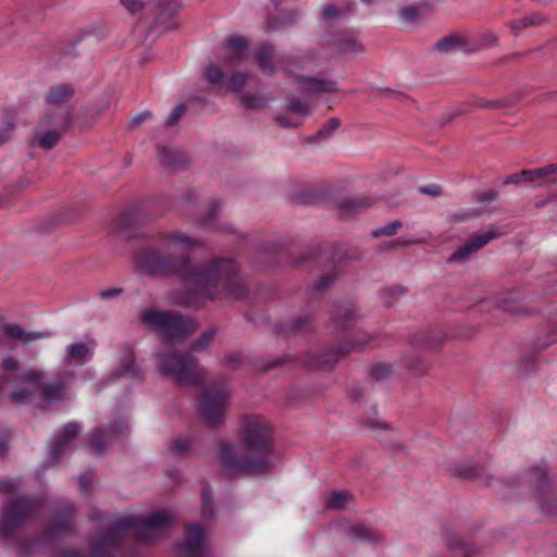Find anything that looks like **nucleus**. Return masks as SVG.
<instances>
[{
	"instance_id": "f257e3e1",
	"label": "nucleus",
	"mask_w": 557,
	"mask_h": 557,
	"mask_svg": "<svg viewBox=\"0 0 557 557\" xmlns=\"http://www.w3.org/2000/svg\"><path fill=\"white\" fill-rule=\"evenodd\" d=\"M199 245L196 238L182 231L160 233L156 247L136 253L135 268L151 277L180 276L191 293L201 297L243 298L246 284L233 260L216 259L199 267L190 263L187 253Z\"/></svg>"
},
{
	"instance_id": "f03ea898",
	"label": "nucleus",
	"mask_w": 557,
	"mask_h": 557,
	"mask_svg": "<svg viewBox=\"0 0 557 557\" xmlns=\"http://www.w3.org/2000/svg\"><path fill=\"white\" fill-rule=\"evenodd\" d=\"M242 443L239 448L234 444L221 447L220 458L223 470L228 475L263 474L275 463L271 450V432L267 421L259 416H248L242 422Z\"/></svg>"
},
{
	"instance_id": "7ed1b4c3",
	"label": "nucleus",
	"mask_w": 557,
	"mask_h": 557,
	"mask_svg": "<svg viewBox=\"0 0 557 557\" xmlns=\"http://www.w3.org/2000/svg\"><path fill=\"white\" fill-rule=\"evenodd\" d=\"M157 359L161 372L180 384L196 385L203 380V370L197 360L190 355L176 352L169 345L158 351Z\"/></svg>"
},
{
	"instance_id": "20e7f679",
	"label": "nucleus",
	"mask_w": 557,
	"mask_h": 557,
	"mask_svg": "<svg viewBox=\"0 0 557 557\" xmlns=\"http://www.w3.org/2000/svg\"><path fill=\"white\" fill-rule=\"evenodd\" d=\"M141 322L168 339H181L193 333L197 324L171 311L146 309L140 314Z\"/></svg>"
},
{
	"instance_id": "39448f33",
	"label": "nucleus",
	"mask_w": 557,
	"mask_h": 557,
	"mask_svg": "<svg viewBox=\"0 0 557 557\" xmlns=\"http://www.w3.org/2000/svg\"><path fill=\"white\" fill-rule=\"evenodd\" d=\"M321 58L315 52H310L302 55L299 60L288 62L282 65V69L293 73L299 84V88L307 94H322L335 92L337 90V83L332 79H321L317 77L305 76L297 73L298 70L312 71L320 65Z\"/></svg>"
},
{
	"instance_id": "423d86ee",
	"label": "nucleus",
	"mask_w": 557,
	"mask_h": 557,
	"mask_svg": "<svg viewBox=\"0 0 557 557\" xmlns=\"http://www.w3.org/2000/svg\"><path fill=\"white\" fill-rule=\"evenodd\" d=\"M72 123L69 111L64 108L47 110L44 123L36 129L35 139L44 149L53 148L61 139L62 133Z\"/></svg>"
},
{
	"instance_id": "0eeeda50",
	"label": "nucleus",
	"mask_w": 557,
	"mask_h": 557,
	"mask_svg": "<svg viewBox=\"0 0 557 557\" xmlns=\"http://www.w3.org/2000/svg\"><path fill=\"white\" fill-rule=\"evenodd\" d=\"M228 398L230 392L224 385H211L202 392L199 410L207 424L215 426L223 422Z\"/></svg>"
},
{
	"instance_id": "6e6552de",
	"label": "nucleus",
	"mask_w": 557,
	"mask_h": 557,
	"mask_svg": "<svg viewBox=\"0 0 557 557\" xmlns=\"http://www.w3.org/2000/svg\"><path fill=\"white\" fill-rule=\"evenodd\" d=\"M39 508V502L30 498H20L12 502L3 511L0 522V532L3 536H11L27 519Z\"/></svg>"
},
{
	"instance_id": "1a4fd4ad",
	"label": "nucleus",
	"mask_w": 557,
	"mask_h": 557,
	"mask_svg": "<svg viewBox=\"0 0 557 557\" xmlns=\"http://www.w3.org/2000/svg\"><path fill=\"white\" fill-rule=\"evenodd\" d=\"M523 482L530 488L535 491L537 506L542 512L550 515L557 509V500H554L553 503L546 502V498L549 496L550 486L545 466H535L529 469L523 474Z\"/></svg>"
},
{
	"instance_id": "9d476101",
	"label": "nucleus",
	"mask_w": 557,
	"mask_h": 557,
	"mask_svg": "<svg viewBox=\"0 0 557 557\" xmlns=\"http://www.w3.org/2000/svg\"><path fill=\"white\" fill-rule=\"evenodd\" d=\"M128 430L126 420H122L119 424H110L107 429L97 428L89 433L88 438L92 453L102 455L107 447L120 441Z\"/></svg>"
},
{
	"instance_id": "9b49d317",
	"label": "nucleus",
	"mask_w": 557,
	"mask_h": 557,
	"mask_svg": "<svg viewBox=\"0 0 557 557\" xmlns=\"http://www.w3.org/2000/svg\"><path fill=\"white\" fill-rule=\"evenodd\" d=\"M368 341L369 337L364 334H357L354 341H346L339 348L318 355L312 367L320 370L332 369L337 363L339 358L355 349L362 348Z\"/></svg>"
},
{
	"instance_id": "f8f14e48",
	"label": "nucleus",
	"mask_w": 557,
	"mask_h": 557,
	"mask_svg": "<svg viewBox=\"0 0 557 557\" xmlns=\"http://www.w3.org/2000/svg\"><path fill=\"white\" fill-rule=\"evenodd\" d=\"M178 554L181 557H208L205 533L199 524L189 525Z\"/></svg>"
},
{
	"instance_id": "ddd939ff",
	"label": "nucleus",
	"mask_w": 557,
	"mask_h": 557,
	"mask_svg": "<svg viewBox=\"0 0 557 557\" xmlns=\"http://www.w3.org/2000/svg\"><path fill=\"white\" fill-rule=\"evenodd\" d=\"M81 426L78 423L69 422L65 424L53 437V445L50 451V462H58L62 456L71 450L72 442L79 433Z\"/></svg>"
},
{
	"instance_id": "4468645a",
	"label": "nucleus",
	"mask_w": 557,
	"mask_h": 557,
	"mask_svg": "<svg viewBox=\"0 0 557 557\" xmlns=\"http://www.w3.org/2000/svg\"><path fill=\"white\" fill-rule=\"evenodd\" d=\"M496 228H491L484 233L473 236L467 244L456 250L449 258L450 261L460 262L468 259L472 253L487 245L491 240L500 237Z\"/></svg>"
},
{
	"instance_id": "2eb2a0df",
	"label": "nucleus",
	"mask_w": 557,
	"mask_h": 557,
	"mask_svg": "<svg viewBox=\"0 0 557 557\" xmlns=\"http://www.w3.org/2000/svg\"><path fill=\"white\" fill-rule=\"evenodd\" d=\"M74 507L72 504H64L55 513L52 524L45 531L44 541H51L60 533L71 528Z\"/></svg>"
},
{
	"instance_id": "dca6fc26",
	"label": "nucleus",
	"mask_w": 557,
	"mask_h": 557,
	"mask_svg": "<svg viewBox=\"0 0 557 557\" xmlns=\"http://www.w3.org/2000/svg\"><path fill=\"white\" fill-rule=\"evenodd\" d=\"M557 166L554 164L537 168L533 170H523L505 178L504 184H519L521 182H536L539 180L550 176L556 172Z\"/></svg>"
},
{
	"instance_id": "f3484780",
	"label": "nucleus",
	"mask_w": 557,
	"mask_h": 557,
	"mask_svg": "<svg viewBox=\"0 0 557 557\" xmlns=\"http://www.w3.org/2000/svg\"><path fill=\"white\" fill-rule=\"evenodd\" d=\"M96 343L89 339L85 343H73L65 349V359L67 361H85L92 357Z\"/></svg>"
},
{
	"instance_id": "a211bd4d",
	"label": "nucleus",
	"mask_w": 557,
	"mask_h": 557,
	"mask_svg": "<svg viewBox=\"0 0 557 557\" xmlns=\"http://www.w3.org/2000/svg\"><path fill=\"white\" fill-rule=\"evenodd\" d=\"M226 47L230 51L227 61L230 65L237 66L247 58V42L244 38L231 37L226 41Z\"/></svg>"
},
{
	"instance_id": "6ab92c4d",
	"label": "nucleus",
	"mask_w": 557,
	"mask_h": 557,
	"mask_svg": "<svg viewBox=\"0 0 557 557\" xmlns=\"http://www.w3.org/2000/svg\"><path fill=\"white\" fill-rule=\"evenodd\" d=\"M3 334L10 339H23L26 343L50 336V333L48 332H25L22 326L17 324H5L3 327Z\"/></svg>"
},
{
	"instance_id": "aec40b11",
	"label": "nucleus",
	"mask_w": 557,
	"mask_h": 557,
	"mask_svg": "<svg viewBox=\"0 0 557 557\" xmlns=\"http://www.w3.org/2000/svg\"><path fill=\"white\" fill-rule=\"evenodd\" d=\"M338 55L350 58L363 52V45L352 36H342L335 41Z\"/></svg>"
},
{
	"instance_id": "412c9836",
	"label": "nucleus",
	"mask_w": 557,
	"mask_h": 557,
	"mask_svg": "<svg viewBox=\"0 0 557 557\" xmlns=\"http://www.w3.org/2000/svg\"><path fill=\"white\" fill-rule=\"evenodd\" d=\"M275 49L273 46L264 44L256 52V60L259 69L267 75H272L275 71V66L272 63L274 58Z\"/></svg>"
},
{
	"instance_id": "4be33fe9",
	"label": "nucleus",
	"mask_w": 557,
	"mask_h": 557,
	"mask_svg": "<svg viewBox=\"0 0 557 557\" xmlns=\"http://www.w3.org/2000/svg\"><path fill=\"white\" fill-rule=\"evenodd\" d=\"M117 377L135 379L138 376V369L135 364L134 352L131 349L124 350L120 364L115 370Z\"/></svg>"
},
{
	"instance_id": "5701e85b",
	"label": "nucleus",
	"mask_w": 557,
	"mask_h": 557,
	"mask_svg": "<svg viewBox=\"0 0 557 557\" xmlns=\"http://www.w3.org/2000/svg\"><path fill=\"white\" fill-rule=\"evenodd\" d=\"M352 502V495L347 491H332L325 499V507L331 510H344Z\"/></svg>"
},
{
	"instance_id": "b1692460",
	"label": "nucleus",
	"mask_w": 557,
	"mask_h": 557,
	"mask_svg": "<svg viewBox=\"0 0 557 557\" xmlns=\"http://www.w3.org/2000/svg\"><path fill=\"white\" fill-rule=\"evenodd\" d=\"M73 96V89L72 87L67 85H58L50 89V91L47 95V102L50 106L55 107L54 109H58L59 104L64 103Z\"/></svg>"
},
{
	"instance_id": "393cba45",
	"label": "nucleus",
	"mask_w": 557,
	"mask_h": 557,
	"mask_svg": "<svg viewBox=\"0 0 557 557\" xmlns=\"http://www.w3.org/2000/svg\"><path fill=\"white\" fill-rule=\"evenodd\" d=\"M348 536L356 542H377L379 535L373 530L361 523L351 525L348 530Z\"/></svg>"
},
{
	"instance_id": "a878e982",
	"label": "nucleus",
	"mask_w": 557,
	"mask_h": 557,
	"mask_svg": "<svg viewBox=\"0 0 557 557\" xmlns=\"http://www.w3.org/2000/svg\"><path fill=\"white\" fill-rule=\"evenodd\" d=\"M422 11L416 5H409L404 8L399 12L400 21L405 24H416L421 20Z\"/></svg>"
},
{
	"instance_id": "bb28decb",
	"label": "nucleus",
	"mask_w": 557,
	"mask_h": 557,
	"mask_svg": "<svg viewBox=\"0 0 557 557\" xmlns=\"http://www.w3.org/2000/svg\"><path fill=\"white\" fill-rule=\"evenodd\" d=\"M542 23H543V17L539 14H533L531 16H524V17L518 18L516 21H512L510 23V27L516 30H521L529 26L540 25Z\"/></svg>"
},
{
	"instance_id": "cd10ccee",
	"label": "nucleus",
	"mask_w": 557,
	"mask_h": 557,
	"mask_svg": "<svg viewBox=\"0 0 557 557\" xmlns=\"http://www.w3.org/2000/svg\"><path fill=\"white\" fill-rule=\"evenodd\" d=\"M183 4L180 0H158V8L161 10V16H172L176 14Z\"/></svg>"
},
{
	"instance_id": "c85d7f7f",
	"label": "nucleus",
	"mask_w": 557,
	"mask_h": 557,
	"mask_svg": "<svg viewBox=\"0 0 557 557\" xmlns=\"http://www.w3.org/2000/svg\"><path fill=\"white\" fill-rule=\"evenodd\" d=\"M461 46L460 38L457 36H448L438 40L435 48L444 53L451 52Z\"/></svg>"
},
{
	"instance_id": "c756f323",
	"label": "nucleus",
	"mask_w": 557,
	"mask_h": 557,
	"mask_svg": "<svg viewBox=\"0 0 557 557\" xmlns=\"http://www.w3.org/2000/svg\"><path fill=\"white\" fill-rule=\"evenodd\" d=\"M341 121L337 117L330 119L325 124H323L318 131L315 138L318 139H326L330 138L335 131L339 127Z\"/></svg>"
},
{
	"instance_id": "7c9ffc66",
	"label": "nucleus",
	"mask_w": 557,
	"mask_h": 557,
	"mask_svg": "<svg viewBox=\"0 0 557 557\" xmlns=\"http://www.w3.org/2000/svg\"><path fill=\"white\" fill-rule=\"evenodd\" d=\"M215 333V329H210L209 331L205 332L197 341L191 344V349L195 351H201L206 349L211 344Z\"/></svg>"
},
{
	"instance_id": "2f4dec72",
	"label": "nucleus",
	"mask_w": 557,
	"mask_h": 557,
	"mask_svg": "<svg viewBox=\"0 0 557 557\" xmlns=\"http://www.w3.org/2000/svg\"><path fill=\"white\" fill-rule=\"evenodd\" d=\"M205 77L210 84L220 85L224 81V73L220 67L211 64L207 67Z\"/></svg>"
},
{
	"instance_id": "473e14b6",
	"label": "nucleus",
	"mask_w": 557,
	"mask_h": 557,
	"mask_svg": "<svg viewBox=\"0 0 557 557\" xmlns=\"http://www.w3.org/2000/svg\"><path fill=\"white\" fill-rule=\"evenodd\" d=\"M287 108L288 110L293 113V114H296L297 117L299 119H304L306 117L307 115H309L310 113V108L307 103H304L299 100H292L288 102L287 104Z\"/></svg>"
},
{
	"instance_id": "72a5a7b5",
	"label": "nucleus",
	"mask_w": 557,
	"mask_h": 557,
	"mask_svg": "<svg viewBox=\"0 0 557 557\" xmlns=\"http://www.w3.org/2000/svg\"><path fill=\"white\" fill-rule=\"evenodd\" d=\"M248 76L246 74L242 73H235L231 76L230 83H228V89L233 92L240 91L246 83H247Z\"/></svg>"
},
{
	"instance_id": "f704fd0d",
	"label": "nucleus",
	"mask_w": 557,
	"mask_h": 557,
	"mask_svg": "<svg viewBox=\"0 0 557 557\" xmlns=\"http://www.w3.org/2000/svg\"><path fill=\"white\" fill-rule=\"evenodd\" d=\"M356 317V311L350 308H343L336 313V320H338L344 327L349 326Z\"/></svg>"
},
{
	"instance_id": "c9c22d12",
	"label": "nucleus",
	"mask_w": 557,
	"mask_h": 557,
	"mask_svg": "<svg viewBox=\"0 0 557 557\" xmlns=\"http://www.w3.org/2000/svg\"><path fill=\"white\" fill-rule=\"evenodd\" d=\"M400 225L401 224L399 221L389 222L388 224L373 231L372 236L373 237H379L381 235L392 236L397 232V230L400 227Z\"/></svg>"
},
{
	"instance_id": "e433bc0d",
	"label": "nucleus",
	"mask_w": 557,
	"mask_h": 557,
	"mask_svg": "<svg viewBox=\"0 0 557 557\" xmlns=\"http://www.w3.org/2000/svg\"><path fill=\"white\" fill-rule=\"evenodd\" d=\"M276 122L280 126L289 128V127H297L301 124V119L288 116L284 114H280L276 116Z\"/></svg>"
},
{
	"instance_id": "4c0bfd02",
	"label": "nucleus",
	"mask_w": 557,
	"mask_h": 557,
	"mask_svg": "<svg viewBox=\"0 0 557 557\" xmlns=\"http://www.w3.org/2000/svg\"><path fill=\"white\" fill-rule=\"evenodd\" d=\"M211 492L208 487L202 490V515L203 517H211L213 515L212 506H211Z\"/></svg>"
},
{
	"instance_id": "58836bf2",
	"label": "nucleus",
	"mask_w": 557,
	"mask_h": 557,
	"mask_svg": "<svg viewBox=\"0 0 557 557\" xmlns=\"http://www.w3.org/2000/svg\"><path fill=\"white\" fill-rule=\"evenodd\" d=\"M161 161L168 166L176 165V153L164 147L158 149Z\"/></svg>"
},
{
	"instance_id": "ea45409f",
	"label": "nucleus",
	"mask_w": 557,
	"mask_h": 557,
	"mask_svg": "<svg viewBox=\"0 0 557 557\" xmlns=\"http://www.w3.org/2000/svg\"><path fill=\"white\" fill-rule=\"evenodd\" d=\"M186 112L184 104H177L165 120L166 126L174 125Z\"/></svg>"
},
{
	"instance_id": "a19ab883",
	"label": "nucleus",
	"mask_w": 557,
	"mask_h": 557,
	"mask_svg": "<svg viewBox=\"0 0 557 557\" xmlns=\"http://www.w3.org/2000/svg\"><path fill=\"white\" fill-rule=\"evenodd\" d=\"M393 373V369L389 364L380 363L372 370V374L376 380H383L388 377Z\"/></svg>"
},
{
	"instance_id": "79ce46f5",
	"label": "nucleus",
	"mask_w": 557,
	"mask_h": 557,
	"mask_svg": "<svg viewBox=\"0 0 557 557\" xmlns=\"http://www.w3.org/2000/svg\"><path fill=\"white\" fill-rule=\"evenodd\" d=\"M190 443L188 438L177 437L174 440L172 450L176 454H184L189 449Z\"/></svg>"
},
{
	"instance_id": "37998d69",
	"label": "nucleus",
	"mask_w": 557,
	"mask_h": 557,
	"mask_svg": "<svg viewBox=\"0 0 557 557\" xmlns=\"http://www.w3.org/2000/svg\"><path fill=\"white\" fill-rule=\"evenodd\" d=\"M122 5L132 14H135L143 10L146 4L138 0H121Z\"/></svg>"
},
{
	"instance_id": "c03bdc74",
	"label": "nucleus",
	"mask_w": 557,
	"mask_h": 557,
	"mask_svg": "<svg viewBox=\"0 0 557 557\" xmlns=\"http://www.w3.org/2000/svg\"><path fill=\"white\" fill-rule=\"evenodd\" d=\"M242 101L247 108L252 109L262 108L264 106L263 99L249 95H244Z\"/></svg>"
},
{
	"instance_id": "a18cd8bd",
	"label": "nucleus",
	"mask_w": 557,
	"mask_h": 557,
	"mask_svg": "<svg viewBox=\"0 0 557 557\" xmlns=\"http://www.w3.org/2000/svg\"><path fill=\"white\" fill-rule=\"evenodd\" d=\"M481 213L482 212L479 209H469V210H466V211L455 214V220H457V221L470 220V219L479 216Z\"/></svg>"
},
{
	"instance_id": "49530a36",
	"label": "nucleus",
	"mask_w": 557,
	"mask_h": 557,
	"mask_svg": "<svg viewBox=\"0 0 557 557\" xmlns=\"http://www.w3.org/2000/svg\"><path fill=\"white\" fill-rule=\"evenodd\" d=\"M419 191L424 195L436 197V196L441 195L442 188L438 185L432 184V185L420 187Z\"/></svg>"
},
{
	"instance_id": "de8ad7c7",
	"label": "nucleus",
	"mask_w": 557,
	"mask_h": 557,
	"mask_svg": "<svg viewBox=\"0 0 557 557\" xmlns=\"http://www.w3.org/2000/svg\"><path fill=\"white\" fill-rule=\"evenodd\" d=\"M150 116V113L148 111L146 112H143L136 116H134L129 123H128V127L132 128V129H135L141 122H144L145 120H147L148 117Z\"/></svg>"
},
{
	"instance_id": "09e8293b",
	"label": "nucleus",
	"mask_w": 557,
	"mask_h": 557,
	"mask_svg": "<svg viewBox=\"0 0 557 557\" xmlns=\"http://www.w3.org/2000/svg\"><path fill=\"white\" fill-rule=\"evenodd\" d=\"M20 487V482L17 481H1L0 482V491L2 492H14Z\"/></svg>"
},
{
	"instance_id": "8fccbe9b",
	"label": "nucleus",
	"mask_w": 557,
	"mask_h": 557,
	"mask_svg": "<svg viewBox=\"0 0 557 557\" xmlns=\"http://www.w3.org/2000/svg\"><path fill=\"white\" fill-rule=\"evenodd\" d=\"M335 276H322L319 281H317L314 288L317 290H323L325 287H327L332 282L335 281Z\"/></svg>"
},
{
	"instance_id": "3c124183",
	"label": "nucleus",
	"mask_w": 557,
	"mask_h": 557,
	"mask_svg": "<svg viewBox=\"0 0 557 557\" xmlns=\"http://www.w3.org/2000/svg\"><path fill=\"white\" fill-rule=\"evenodd\" d=\"M497 193L494 190H486L478 196V200L481 202H492L496 200Z\"/></svg>"
},
{
	"instance_id": "603ef678",
	"label": "nucleus",
	"mask_w": 557,
	"mask_h": 557,
	"mask_svg": "<svg viewBox=\"0 0 557 557\" xmlns=\"http://www.w3.org/2000/svg\"><path fill=\"white\" fill-rule=\"evenodd\" d=\"M89 490V476L83 474L79 476V491L81 493H87Z\"/></svg>"
},
{
	"instance_id": "864d4df0",
	"label": "nucleus",
	"mask_w": 557,
	"mask_h": 557,
	"mask_svg": "<svg viewBox=\"0 0 557 557\" xmlns=\"http://www.w3.org/2000/svg\"><path fill=\"white\" fill-rule=\"evenodd\" d=\"M497 41V37L493 34H486L482 37V46L490 47L495 45Z\"/></svg>"
},
{
	"instance_id": "5fc2aeb1",
	"label": "nucleus",
	"mask_w": 557,
	"mask_h": 557,
	"mask_svg": "<svg viewBox=\"0 0 557 557\" xmlns=\"http://www.w3.org/2000/svg\"><path fill=\"white\" fill-rule=\"evenodd\" d=\"M338 14V9L335 5H327L323 9V15L326 18L334 17Z\"/></svg>"
},
{
	"instance_id": "6e6d98bb",
	"label": "nucleus",
	"mask_w": 557,
	"mask_h": 557,
	"mask_svg": "<svg viewBox=\"0 0 557 557\" xmlns=\"http://www.w3.org/2000/svg\"><path fill=\"white\" fill-rule=\"evenodd\" d=\"M121 293V289H117V288H109V289H104V290H101L99 293V296L101 298H111L113 296H116Z\"/></svg>"
},
{
	"instance_id": "4d7b16f0",
	"label": "nucleus",
	"mask_w": 557,
	"mask_h": 557,
	"mask_svg": "<svg viewBox=\"0 0 557 557\" xmlns=\"http://www.w3.org/2000/svg\"><path fill=\"white\" fill-rule=\"evenodd\" d=\"M308 322V319H298L290 326L292 332H298L304 329V324Z\"/></svg>"
},
{
	"instance_id": "13d9d810",
	"label": "nucleus",
	"mask_w": 557,
	"mask_h": 557,
	"mask_svg": "<svg viewBox=\"0 0 557 557\" xmlns=\"http://www.w3.org/2000/svg\"><path fill=\"white\" fill-rule=\"evenodd\" d=\"M465 478H473L476 475V470L475 469H469L465 472L461 473Z\"/></svg>"
},
{
	"instance_id": "bf43d9fd",
	"label": "nucleus",
	"mask_w": 557,
	"mask_h": 557,
	"mask_svg": "<svg viewBox=\"0 0 557 557\" xmlns=\"http://www.w3.org/2000/svg\"><path fill=\"white\" fill-rule=\"evenodd\" d=\"M218 203H214L213 207H212V212L210 214V216H208L206 220H205V223H209L212 218H213V214L218 211Z\"/></svg>"
},
{
	"instance_id": "052dcab7",
	"label": "nucleus",
	"mask_w": 557,
	"mask_h": 557,
	"mask_svg": "<svg viewBox=\"0 0 557 557\" xmlns=\"http://www.w3.org/2000/svg\"><path fill=\"white\" fill-rule=\"evenodd\" d=\"M90 519H91V520H98V519L100 520V519H102V515H101V512H100V511H94V512L90 515Z\"/></svg>"
},
{
	"instance_id": "680f3d73",
	"label": "nucleus",
	"mask_w": 557,
	"mask_h": 557,
	"mask_svg": "<svg viewBox=\"0 0 557 557\" xmlns=\"http://www.w3.org/2000/svg\"><path fill=\"white\" fill-rule=\"evenodd\" d=\"M7 449V444L4 442H0V453Z\"/></svg>"
},
{
	"instance_id": "e2e57ef3",
	"label": "nucleus",
	"mask_w": 557,
	"mask_h": 557,
	"mask_svg": "<svg viewBox=\"0 0 557 557\" xmlns=\"http://www.w3.org/2000/svg\"><path fill=\"white\" fill-rule=\"evenodd\" d=\"M351 396L357 399L359 397V392L355 394V391H351Z\"/></svg>"
},
{
	"instance_id": "0e129e2a",
	"label": "nucleus",
	"mask_w": 557,
	"mask_h": 557,
	"mask_svg": "<svg viewBox=\"0 0 557 557\" xmlns=\"http://www.w3.org/2000/svg\"><path fill=\"white\" fill-rule=\"evenodd\" d=\"M372 0H362L364 3H370Z\"/></svg>"
},
{
	"instance_id": "69168bd1",
	"label": "nucleus",
	"mask_w": 557,
	"mask_h": 557,
	"mask_svg": "<svg viewBox=\"0 0 557 557\" xmlns=\"http://www.w3.org/2000/svg\"><path fill=\"white\" fill-rule=\"evenodd\" d=\"M5 139L2 138V135L0 134V143L4 141Z\"/></svg>"
}]
</instances>
